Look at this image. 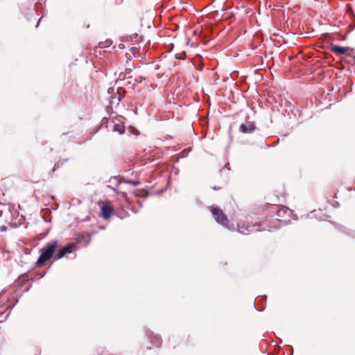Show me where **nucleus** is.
I'll list each match as a JSON object with an SVG mask.
<instances>
[{
  "label": "nucleus",
  "mask_w": 355,
  "mask_h": 355,
  "mask_svg": "<svg viewBox=\"0 0 355 355\" xmlns=\"http://www.w3.org/2000/svg\"><path fill=\"white\" fill-rule=\"evenodd\" d=\"M58 248V241L52 240L48 242L41 250L40 255L36 262V266H43L50 260Z\"/></svg>",
  "instance_id": "nucleus-1"
},
{
  "label": "nucleus",
  "mask_w": 355,
  "mask_h": 355,
  "mask_svg": "<svg viewBox=\"0 0 355 355\" xmlns=\"http://www.w3.org/2000/svg\"><path fill=\"white\" fill-rule=\"evenodd\" d=\"M84 240H87L86 245H87L90 241L89 235H80L78 237V241L76 243H71L60 248L55 255V259H62L66 254L71 253L73 250L76 249L77 244Z\"/></svg>",
  "instance_id": "nucleus-2"
},
{
  "label": "nucleus",
  "mask_w": 355,
  "mask_h": 355,
  "mask_svg": "<svg viewBox=\"0 0 355 355\" xmlns=\"http://www.w3.org/2000/svg\"><path fill=\"white\" fill-rule=\"evenodd\" d=\"M211 212L214 217L216 221L224 227H227L228 219L227 216L223 213V210L217 206H211Z\"/></svg>",
  "instance_id": "nucleus-3"
},
{
  "label": "nucleus",
  "mask_w": 355,
  "mask_h": 355,
  "mask_svg": "<svg viewBox=\"0 0 355 355\" xmlns=\"http://www.w3.org/2000/svg\"><path fill=\"white\" fill-rule=\"evenodd\" d=\"M145 334L153 346L159 347L162 345V340L159 335L155 334L150 330L146 331Z\"/></svg>",
  "instance_id": "nucleus-4"
},
{
  "label": "nucleus",
  "mask_w": 355,
  "mask_h": 355,
  "mask_svg": "<svg viewBox=\"0 0 355 355\" xmlns=\"http://www.w3.org/2000/svg\"><path fill=\"white\" fill-rule=\"evenodd\" d=\"M261 225L256 223L253 225H250V224H243L242 225H239V232L241 233V234H249L250 233H252L255 231H259V229H254L255 227L257 226H260Z\"/></svg>",
  "instance_id": "nucleus-5"
},
{
  "label": "nucleus",
  "mask_w": 355,
  "mask_h": 355,
  "mask_svg": "<svg viewBox=\"0 0 355 355\" xmlns=\"http://www.w3.org/2000/svg\"><path fill=\"white\" fill-rule=\"evenodd\" d=\"M257 127L255 123L248 121L246 123H242L239 126V131L244 134H249L253 132Z\"/></svg>",
  "instance_id": "nucleus-6"
},
{
  "label": "nucleus",
  "mask_w": 355,
  "mask_h": 355,
  "mask_svg": "<svg viewBox=\"0 0 355 355\" xmlns=\"http://www.w3.org/2000/svg\"><path fill=\"white\" fill-rule=\"evenodd\" d=\"M331 50L336 55H341L349 51H352V49L348 46H340L338 45L334 44L331 46Z\"/></svg>",
  "instance_id": "nucleus-7"
},
{
  "label": "nucleus",
  "mask_w": 355,
  "mask_h": 355,
  "mask_svg": "<svg viewBox=\"0 0 355 355\" xmlns=\"http://www.w3.org/2000/svg\"><path fill=\"white\" fill-rule=\"evenodd\" d=\"M113 213V209L109 205H103L101 207V214L103 218L108 219Z\"/></svg>",
  "instance_id": "nucleus-8"
},
{
  "label": "nucleus",
  "mask_w": 355,
  "mask_h": 355,
  "mask_svg": "<svg viewBox=\"0 0 355 355\" xmlns=\"http://www.w3.org/2000/svg\"><path fill=\"white\" fill-rule=\"evenodd\" d=\"M122 98L123 96L120 94L119 91L117 90V93L111 96L110 103L112 104L116 103V105H118L119 102L121 101Z\"/></svg>",
  "instance_id": "nucleus-9"
},
{
  "label": "nucleus",
  "mask_w": 355,
  "mask_h": 355,
  "mask_svg": "<svg viewBox=\"0 0 355 355\" xmlns=\"http://www.w3.org/2000/svg\"><path fill=\"white\" fill-rule=\"evenodd\" d=\"M275 212L276 215L279 217H282L283 214H286L288 212H291V210L287 207L279 208V207H275Z\"/></svg>",
  "instance_id": "nucleus-10"
},
{
  "label": "nucleus",
  "mask_w": 355,
  "mask_h": 355,
  "mask_svg": "<svg viewBox=\"0 0 355 355\" xmlns=\"http://www.w3.org/2000/svg\"><path fill=\"white\" fill-rule=\"evenodd\" d=\"M112 130L114 132H118L120 135H122L125 132L124 127L120 124H115Z\"/></svg>",
  "instance_id": "nucleus-11"
},
{
  "label": "nucleus",
  "mask_w": 355,
  "mask_h": 355,
  "mask_svg": "<svg viewBox=\"0 0 355 355\" xmlns=\"http://www.w3.org/2000/svg\"><path fill=\"white\" fill-rule=\"evenodd\" d=\"M112 44V40L111 39H107L105 42H101L98 44L100 48H105L108 47Z\"/></svg>",
  "instance_id": "nucleus-12"
},
{
  "label": "nucleus",
  "mask_w": 355,
  "mask_h": 355,
  "mask_svg": "<svg viewBox=\"0 0 355 355\" xmlns=\"http://www.w3.org/2000/svg\"><path fill=\"white\" fill-rule=\"evenodd\" d=\"M10 312H2L0 311V322H2L6 320L8 317Z\"/></svg>",
  "instance_id": "nucleus-13"
},
{
  "label": "nucleus",
  "mask_w": 355,
  "mask_h": 355,
  "mask_svg": "<svg viewBox=\"0 0 355 355\" xmlns=\"http://www.w3.org/2000/svg\"><path fill=\"white\" fill-rule=\"evenodd\" d=\"M125 182L128 184L132 185V186H138L141 184V182L138 180H128L125 181Z\"/></svg>",
  "instance_id": "nucleus-14"
},
{
  "label": "nucleus",
  "mask_w": 355,
  "mask_h": 355,
  "mask_svg": "<svg viewBox=\"0 0 355 355\" xmlns=\"http://www.w3.org/2000/svg\"><path fill=\"white\" fill-rule=\"evenodd\" d=\"M130 71H131V70L130 69H127L125 70L124 75H123L122 73H120V77H123V78H125L126 77V76L130 73Z\"/></svg>",
  "instance_id": "nucleus-15"
},
{
  "label": "nucleus",
  "mask_w": 355,
  "mask_h": 355,
  "mask_svg": "<svg viewBox=\"0 0 355 355\" xmlns=\"http://www.w3.org/2000/svg\"><path fill=\"white\" fill-rule=\"evenodd\" d=\"M98 353L99 355H105V349L103 348H99L98 349Z\"/></svg>",
  "instance_id": "nucleus-16"
},
{
  "label": "nucleus",
  "mask_w": 355,
  "mask_h": 355,
  "mask_svg": "<svg viewBox=\"0 0 355 355\" xmlns=\"http://www.w3.org/2000/svg\"><path fill=\"white\" fill-rule=\"evenodd\" d=\"M46 274V272L45 271H42V272H37V275L40 276V278H42Z\"/></svg>",
  "instance_id": "nucleus-17"
},
{
  "label": "nucleus",
  "mask_w": 355,
  "mask_h": 355,
  "mask_svg": "<svg viewBox=\"0 0 355 355\" xmlns=\"http://www.w3.org/2000/svg\"><path fill=\"white\" fill-rule=\"evenodd\" d=\"M7 230V227L6 225H1L0 227V231L1 232H3V231H6Z\"/></svg>",
  "instance_id": "nucleus-18"
},
{
  "label": "nucleus",
  "mask_w": 355,
  "mask_h": 355,
  "mask_svg": "<svg viewBox=\"0 0 355 355\" xmlns=\"http://www.w3.org/2000/svg\"><path fill=\"white\" fill-rule=\"evenodd\" d=\"M185 57H186V55H185V54H184V55H183V56H180V57H178V56L176 55V58H177V59H179V60H184V59L185 58Z\"/></svg>",
  "instance_id": "nucleus-19"
},
{
  "label": "nucleus",
  "mask_w": 355,
  "mask_h": 355,
  "mask_svg": "<svg viewBox=\"0 0 355 355\" xmlns=\"http://www.w3.org/2000/svg\"><path fill=\"white\" fill-rule=\"evenodd\" d=\"M35 7H36V6L35 5V6H34V7H33V8L32 9V13H33V15L36 14V8H35Z\"/></svg>",
  "instance_id": "nucleus-20"
},
{
  "label": "nucleus",
  "mask_w": 355,
  "mask_h": 355,
  "mask_svg": "<svg viewBox=\"0 0 355 355\" xmlns=\"http://www.w3.org/2000/svg\"><path fill=\"white\" fill-rule=\"evenodd\" d=\"M254 307H255V309H256L257 311H263V308H261V309L257 308V307L256 306V305H255V304H254Z\"/></svg>",
  "instance_id": "nucleus-21"
},
{
  "label": "nucleus",
  "mask_w": 355,
  "mask_h": 355,
  "mask_svg": "<svg viewBox=\"0 0 355 355\" xmlns=\"http://www.w3.org/2000/svg\"><path fill=\"white\" fill-rule=\"evenodd\" d=\"M225 168H227V170H230V168H227V165H225L223 168H221V169L220 170V171L222 173V172H223V170H225Z\"/></svg>",
  "instance_id": "nucleus-22"
},
{
  "label": "nucleus",
  "mask_w": 355,
  "mask_h": 355,
  "mask_svg": "<svg viewBox=\"0 0 355 355\" xmlns=\"http://www.w3.org/2000/svg\"><path fill=\"white\" fill-rule=\"evenodd\" d=\"M123 0H116V4H121Z\"/></svg>",
  "instance_id": "nucleus-23"
},
{
  "label": "nucleus",
  "mask_w": 355,
  "mask_h": 355,
  "mask_svg": "<svg viewBox=\"0 0 355 355\" xmlns=\"http://www.w3.org/2000/svg\"><path fill=\"white\" fill-rule=\"evenodd\" d=\"M143 78L141 77H139L138 79H135L136 81L141 83L142 81Z\"/></svg>",
  "instance_id": "nucleus-24"
},
{
  "label": "nucleus",
  "mask_w": 355,
  "mask_h": 355,
  "mask_svg": "<svg viewBox=\"0 0 355 355\" xmlns=\"http://www.w3.org/2000/svg\"><path fill=\"white\" fill-rule=\"evenodd\" d=\"M266 298H267V296H266V295H263V296L261 297V300H265V301H266Z\"/></svg>",
  "instance_id": "nucleus-25"
},
{
  "label": "nucleus",
  "mask_w": 355,
  "mask_h": 355,
  "mask_svg": "<svg viewBox=\"0 0 355 355\" xmlns=\"http://www.w3.org/2000/svg\"><path fill=\"white\" fill-rule=\"evenodd\" d=\"M220 189V187H213V189H214V190H219Z\"/></svg>",
  "instance_id": "nucleus-26"
},
{
  "label": "nucleus",
  "mask_w": 355,
  "mask_h": 355,
  "mask_svg": "<svg viewBox=\"0 0 355 355\" xmlns=\"http://www.w3.org/2000/svg\"><path fill=\"white\" fill-rule=\"evenodd\" d=\"M40 21H41V18L37 22V24L35 26L36 28L38 27Z\"/></svg>",
  "instance_id": "nucleus-27"
}]
</instances>
